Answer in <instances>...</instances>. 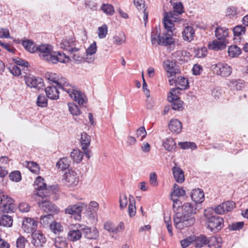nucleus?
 <instances>
[{
  "label": "nucleus",
  "instance_id": "dca6fc26",
  "mask_svg": "<svg viewBox=\"0 0 248 248\" xmlns=\"http://www.w3.org/2000/svg\"><path fill=\"white\" fill-rule=\"evenodd\" d=\"M174 81L175 82L176 88L172 89V92L177 91V92H179L180 91L185 90L189 86L187 79L184 77H178L175 80H174L172 78L169 80L170 84H172Z\"/></svg>",
  "mask_w": 248,
  "mask_h": 248
},
{
  "label": "nucleus",
  "instance_id": "4468645a",
  "mask_svg": "<svg viewBox=\"0 0 248 248\" xmlns=\"http://www.w3.org/2000/svg\"><path fill=\"white\" fill-rule=\"evenodd\" d=\"M63 180L65 181V185L69 187H74L77 186L79 182V178L76 172L73 170H68V172H65Z\"/></svg>",
  "mask_w": 248,
  "mask_h": 248
},
{
  "label": "nucleus",
  "instance_id": "6ab92c4d",
  "mask_svg": "<svg viewBox=\"0 0 248 248\" xmlns=\"http://www.w3.org/2000/svg\"><path fill=\"white\" fill-rule=\"evenodd\" d=\"M37 223V220L31 217H26L23 220L22 228L27 233L32 232L36 231Z\"/></svg>",
  "mask_w": 248,
  "mask_h": 248
},
{
  "label": "nucleus",
  "instance_id": "2f4dec72",
  "mask_svg": "<svg viewBox=\"0 0 248 248\" xmlns=\"http://www.w3.org/2000/svg\"><path fill=\"white\" fill-rule=\"evenodd\" d=\"M193 245L196 248H202L209 243V238L207 237L204 235L201 234L197 236H195Z\"/></svg>",
  "mask_w": 248,
  "mask_h": 248
},
{
  "label": "nucleus",
  "instance_id": "603ef678",
  "mask_svg": "<svg viewBox=\"0 0 248 248\" xmlns=\"http://www.w3.org/2000/svg\"><path fill=\"white\" fill-rule=\"evenodd\" d=\"M101 10L108 16L113 15L115 12L113 6L110 4H103L101 7Z\"/></svg>",
  "mask_w": 248,
  "mask_h": 248
},
{
  "label": "nucleus",
  "instance_id": "ddd939ff",
  "mask_svg": "<svg viewBox=\"0 0 248 248\" xmlns=\"http://www.w3.org/2000/svg\"><path fill=\"white\" fill-rule=\"evenodd\" d=\"M31 238V243L36 248H41L46 242V238L45 235L38 230L32 232Z\"/></svg>",
  "mask_w": 248,
  "mask_h": 248
},
{
  "label": "nucleus",
  "instance_id": "0eeeda50",
  "mask_svg": "<svg viewBox=\"0 0 248 248\" xmlns=\"http://www.w3.org/2000/svg\"><path fill=\"white\" fill-rule=\"evenodd\" d=\"M205 216L207 218V228L211 232H217L222 228L224 220L222 217L217 215H212L210 217H207L206 214H205Z\"/></svg>",
  "mask_w": 248,
  "mask_h": 248
},
{
  "label": "nucleus",
  "instance_id": "a211bd4d",
  "mask_svg": "<svg viewBox=\"0 0 248 248\" xmlns=\"http://www.w3.org/2000/svg\"><path fill=\"white\" fill-rule=\"evenodd\" d=\"M97 46L96 42L93 41L86 49L85 62L88 63H92L95 58L94 55L96 54Z\"/></svg>",
  "mask_w": 248,
  "mask_h": 248
},
{
  "label": "nucleus",
  "instance_id": "c756f323",
  "mask_svg": "<svg viewBox=\"0 0 248 248\" xmlns=\"http://www.w3.org/2000/svg\"><path fill=\"white\" fill-rule=\"evenodd\" d=\"M190 197L193 201L194 202L195 204L201 203L204 200L203 191L199 188L193 189L191 192Z\"/></svg>",
  "mask_w": 248,
  "mask_h": 248
},
{
  "label": "nucleus",
  "instance_id": "58836bf2",
  "mask_svg": "<svg viewBox=\"0 0 248 248\" xmlns=\"http://www.w3.org/2000/svg\"><path fill=\"white\" fill-rule=\"evenodd\" d=\"M129 204L128 207V212L130 217H132L136 214V208L134 197L131 195L129 196Z\"/></svg>",
  "mask_w": 248,
  "mask_h": 248
},
{
  "label": "nucleus",
  "instance_id": "f3484780",
  "mask_svg": "<svg viewBox=\"0 0 248 248\" xmlns=\"http://www.w3.org/2000/svg\"><path fill=\"white\" fill-rule=\"evenodd\" d=\"M91 137L86 132H83L81 134L80 144L82 150L83 151L85 156L90 158L92 155V153L90 150L88 149V147L90 145Z\"/></svg>",
  "mask_w": 248,
  "mask_h": 248
},
{
  "label": "nucleus",
  "instance_id": "6e6552de",
  "mask_svg": "<svg viewBox=\"0 0 248 248\" xmlns=\"http://www.w3.org/2000/svg\"><path fill=\"white\" fill-rule=\"evenodd\" d=\"M53 49L51 45L43 44L37 46V51L43 60L50 62L55 52Z\"/></svg>",
  "mask_w": 248,
  "mask_h": 248
},
{
  "label": "nucleus",
  "instance_id": "bb28decb",
  "mask_svg": "<svg viewBox=\"0 0 248 248\" xmlns=\"http://www.w3.org/2000/svg\"><path fill=\"white\" fill-rule=\"evenodd\" d=\"M182 37L187 42H190L195 37V30L192 26L186 25L185 26L182 31Z\"/></svg>",
  "mask_w": 248,
  "mask_h": 248
},
{
  "label": "nucleus",
  "instance_id": "1a4fd4ad",
  "mask_svg": "<svg viewBox=\"0 0 248 248\" xmlns=\"http://www.w3.org/2000/svg\"><path fill=\"white\" fill-rule=\"evenodd\" d=\"M12 61L15 64H10L7 66L10 73L16 77H18L21 74V69L18 65L24 67H27L29 66V63L27 62L18 57L13 58Z\"/></svg>",
  "mask_w": 248,
  "mask_h": 248
},
{
  "label": "nucleus",
  "instance_id": "09e8293b",
  "mask_svg": "<svg viewBox=\"0 0 248 248\" xmlns=\"http://www.w3.org/2000/svg\"><path fill=\"white\" fill-rule=\"evenodd\" d=\"M68 110L73 115H79L81 112L78 107L74 103H68L67 104Z\"/></svg>",
  "mask_w": 248,
  "mask_h": 248
},
{
  "label": "nucleus",
  "instance_id": "c03bdc74",
  "mask_svg": "<svg viewBox=\"0 0 248 248\" xmlns=\"http://www.w3.org/2000/svg\"><path fill=\"white\" fill-rule=\"evenodd\" d=\"M173 188V191L171 194V195H172V197H176V198H179L185 195L186 192L185 190L176 184H174Z\"/></svg>",
  "mask_w": 248,
  "mask_h": 248
},
{
  "label": "nucleus",
  "instance_id": "a19ab883",
  "mask_svg": "<svg viewBox=\"0 0 248 248\" xmlns=\"http://www.w3.org/2000/svg\"><path fill=\"white\" fill-rule=\"evenodd\" d=\"M12 217L9 215H3L0 217V226L11 227L13 225Z\"/></svg>",
  "mask_w": 248,
  "mask_h": 248
},
{
  "label": "nucleus",
  "instance_id": "774afa93",
  "mask_svg": "<svg viewBox=\"0 0 248 248\" xmlns=\"http://www.w3.org/2000/svg\"><path fill=\"white\" fill-rule=\"evenodd\" d=\"M203 71L202 66L198 64H195L193 65L192 72L194 75H200Z\"/></svg>",
  "mask_w": 248,
  "mask_h": 248
},
{
  "label": "nucleus",
  "instance_id": "864d4df0",
  "mask_svg": "<svg viewBox=\"0 0 248 248\" xmlns=\"http://www.w3.org/2000/svg\"><path fill=\"white\" fill-rule=\"evenodd\" d=\"M52 219L53 215L51 214L43 215L40 217V223L44 227H46L48 226L50 221Z\"/></svg>",
  "mask_w": 248,
  "mask_h": 248
},
{
  "label": "nucleus",
  "instance_id": "412c9836",
  "mask_svg": "<svg viewBox=\"0 0 248 248\" xmlns=\"http://www.w3.org/2000/svg\"><path fill=\"white\" fill-rule=\"evenodd\" d=\"M72 59L77 63L85 62V54L83 50L76 47L70 52Z\"/></svg>",
  "mask_w": 248,
  "mask_h": 248
},
{
  "label": "nucleus",
  "instance_id": "f704fd0d",
  "mask_svg": "<svg viewBox=\"0 0 248 248\" xmlns=\"http://www.w3.org/2000/svg\"><path fill=\"white\" fill-rule=\"evenodd\" d=\"M82 232L79 230H70L67 234L68 239L72 242H76L80 239Z\"/></svg>",
  "mask_w": 248,
  "mask_h": 248
},
{
  "label": "nucleus",
  "instance_id": "39448f33",
  "mask_svg": "<svg viewBox=\"0 0 248 248\" xmlns=\"http://www.w3.org/2000/svg\"><path fill=\"white\" fill-rule=\"evenodd\" d=\"M211 70L214 74L222 78L229 77L232 72V66L223 62L212 64L211 66Z\"/></svg>",
  "mask_w": 248,
  "mask_h": 248
},
{
  "label": "nucleus",
  "instance_id": "393cba45",
  "mask_svg": "<svg viewBox=\"0 0 248 248\" xmlns=\"http://www.w3.org/2000/svg\"><path fill=\"white\" fill-rule=\"evenodd\" d=\"M75 39L74 38H65L62 40L60 43V46L61 48L71 51L76 47Z\"/></svg>",
  "mask_w": 248,
  "mask_h": 248
},
{
  "label": "nucleus",
  "instance_id": "7c9ffc66",
  "mask_svg": "<svg viewBox=\"0 0 248 248\" xmlns=\"http://www.w3.org/2000/svg\"><path fill=\"white\" fill-rule=\"evenodd\" d=\"M168 126L171 132L176 134L180 133L182 128V123L178 119H172L170 120Z\"/></svg>",
  "mask_w": 248,
  "mask_h": 248
},
{
  "label": "nucleus",
  "instance_id": "8fccbe9b",
  "mask_svg": "<svg viewBox=\"0 0 248 248\" xmlns=\"http://www.w3.org/2000/svg\"><path fill=\"white\" fill-rule=\"evenodd\" d=\"M36 104L37 106L44 108L47 105V98L46 95L44 94H39L38 96Z\"/></svg>",
  "mask_w": 248,
  "mask_h": 248
},
{
  "label": "nucleus",
  "instance_id": "e433bc0d",
  "mask_svg": "<svg viewBox=\"0 0 248 248\" xmlns=\"http://www.w3.org/2000/svg\"><path fill=\"white\" fill-rule=\"evenodd\" d=\"M162 145L168 151H171L176 148V143L171 138H167L162 142Z\"/></svg>",
  "mask_w": 248,
  "mask_h": 248
},
{
  "label": "nucleus",
  "instance_id": "79ce46f5",
  "mask_svg": "<svg viewBox=\"0 0 248 248\" xmlns=\"http://www.w3.org/2000/svg\"><path fill=\"white\" fill-rule=\"evenodd\" d=\"M71 157L76 163H80L83 158V154L78 149H74L70 154Z\"/></svg>",
  "mask_w": 248,
  "mask_h": 248
},
{
  "label": "nucleus",
  "instance_id": "b1692460",
  "mask_svg": "<svg viewBox=\"0 0 248 248\" xmlns=\"http://www.w3.org/2000/svg\"><path fill=\"white\" fill-rule=\"evenodd\" d=\"M70 61V57L62 52L55 51L50 62L54 64L58 62L67 63Z\"/></svg>",
  "mask_w": 248,
  "mask_h": 248
},
{
  "label": "nucleus",
  "instance_id": "6e6d98bb",
  "mask_svg": "<svg viewBox=\"0 0 248 248\" xmlns=\"http://www.w3.org/2000/svg\"><path fill=\"white\" fill-rule=\"evenodd\" d=\"M178 145L180 148L183 150H186L188 149L194 150L197 148L196 144L194 142H180L178 143Z\"/></svg>",
  "mask_w": 248,
  "mask_h": 248
},
{
  "label": "nucleus",
  "instance_id": "aec40b11",
  "mask_svg": "<svg viewBox=\"0 0 248 248\" xmlns=\"http://www.w3.org/2000/svg\"><path fill=\"white\" fill-rule=\"evenodd\" d=\"M235 203L232 201H228L217 205L215 209L217 214H223L231 211L235 207Z\"/></svg>",
  "mask_w": 248,
  "mask_h": 248
},
{
  "label": "nucleus",
  "instance_id": "72a5a7b5",
  "mask_svg": "<svg viewBox=\"0 0 248 248\" xmlns=\"http://www.w3.org/2000/svg\"><path fill=\"white\" fill-rule=\"evenodd\" d=\"M173 177L178 183H182L185 180L184 173L183 170L179 167H174L172 169Z\"/></svg>",
  "mask_w": 248,
  "mask_h": 248
},
{
  "label": "nucleus",
  "instance_id": "a18cd8bd",
  "mask_svg": "<svg viewBox=\"0 0 248 248\" xmlns=\"http://www.w3.org/2000/svg\"><path fill=\"white\" fill-rule=\"evenodd\" d=\"M70 165L66 157H63L60 159L56 163V167L61 169L62 170H69Z\"/></svg>",
  "mask_w": 248,
  "mask_h": 248
},
{
  "label": "nucleus",
  "instance_id": "20e7f679",
  "mask_svg": "<svg viewBox=\"0 0 248 248\" xmlns=\"http://www.w3.org/2000/svg\"><path fill=\"white\" fill-rule=\"evenodd\" d=\"M34 186L35 189V194L38 198H43L48 196L50 194L53 192L52 186H50L49 188L47 187L46 184L44 183V179L41 176H38L34 181Z\"/></svg>",
  "mask_w": 248,
  "mask_h": 248
},
{
  "label": "nucleus",
  "instance_id": "5701e85b",
  "mask_svg": "<svg viewBox=\"0 0 248 248\" xmlns=\"http://www.w3.org/2000/svg\"><path fill=\"white\" fill-rule=\"evenodd\" d=\"M228 43V40H223L217 38L208 44V47L210 49L220 51L224 49Z\"/></svg>",
  "mask_w": 248,
  "mask_h": 248
},
{
  "label": "nucleus",
  "instance_id": "7ed1b4c3",
  "mask_svg": "<svg viewBox=\"0 0 248 248\" xmlns=\"http://www.w3.org/2000/svg\"><path fill=\"white\" fill-rule=\"evenodd\" d=\"M44 77L50 82L45 88L46 93H76L74 87L68 83L65 78L60 75L47 72L45 73Z\"/></svg>",
  "mask_w": 248,
  "mask_h": 248
},
{
  "label": "nucleus",
  "instance_id": "f03ea898",
  "mask_svg": "<svg viewBox=\"0 0 248 248\" xmlns=\"http://www.w3.org/2000/svg\"><path fill=\"white\" fill-rule=\"evenodd\" d=\"M181 210V212H176L173 217L174 225L179 230L193 225L195 222L194 215L197 212L196 205L188 202L184 203Z\"/></svg>",
  "mask_w": 248,
  "mask_h": 248
},
{
  "label": "nucleus",
  "instance_id": "4d7b16f0",
  "mask_svg": "<svg viewBox=\"0 0 248 248\" xmlns=\"http://www.w3.org/2000/svg\"><path fill=\"white\" fill-rule=\"evenodd\" d=\"M27 167L31 172L35 174H38L39 172L40 167L36 162L33 161L27 162Z\"/></svg>",
  "mask_w": 248,
  "mask_h": 248
},
{
  "label": "nucleus",
  "instance_id": "0e129e2a",
  "mask_svg": "<svg viewBox=\"0 0 248 248\" xmlns=\"http://www.w3.org/2000/svg\"><path fill=\"white\" fill-rule=\"evenodd\" d=\"M243 222H237L232 223L229 225L228 228L231 231H237L242 229L244 226Z\"/></svg>",
  "mask_w": 248,
  "mask_h": 248
},
{
  "label": "nucleus",
  "instance_id": "9d476101",
  "mask_svg": "<svg viewBox=\"0 0 248 248\" xmlns=\"http://www.w3.org/2000/svg\"><path fill=\"white\" fill-rule=\"evenodd\" d=\"M42 200L36 198L38 200L39 207L41 209L46 212H49L52 215L57 214L59 211L58 207L50 201L47 200V197L41 198Z\"/></svg>",
  "mask_w": 248,
  "mask_h": 248
},
{
  "label": "nucleus",
  "instance_id": "e2e57ef3",
  "mask_svg": "<svg viewBox=\"0 0 248 248\" xmlns=\"http://www.w3.org/2000/svg\"><path fill=\"white\" fill-rule=\"evenodd\" d=\"M28 240L23 236H20L16 240V244L17 248H25Z\"/></svg>",
  "mask_w": 248,
  "mask_h": 248
},
{
  "label": "nucleus",
  "instance_id": "338daca9",
  "mask_svg": "<svg viewBox=\"0 0 248 248\" xmlns=\"http://www.w3.org/2000/svg\"><path fill=\"white\" fill-rule=\"evenodd\" d=\"M147 132L144 126H140L136 130L137 137H141V140H142L145 138Z\"/></svg>",
  "mask_w": 248,
  "mask_h": 248
},
{
  "label": "nucleus",
  "instance_id": "9b49d317",
  "mask_svg": "<svg viewBox=\"0 0 248 248\" xmlns=\"http://www.w3.org/2000/svg\"><path fill=\"white\" fill-rule=\"evenodd\" d=\"M14 202L13 199L7 195L0 196V213H9L14 210Z\"/></svg>",
  "mask_w": 248,
  "mask_h": 248
},
{
  "label": "nucleus",
  "instance_id": "49530a36",
  "mask_svg": "<svg viewBox=\"0 0 248 248\" xmlns=\"http://www.w3.org/2000/svg\"><path fill=\"white\" fill-rule=\"evenodd\" d=\"M49 228L51 231L55 234H59L63 231V227L60 223L56 221H53L49 225Z\"/></svg>",
  "mask_w": 248,
  "mask_h": 248
},
{
  "label": "nucleus",
  "instance_id": "c85d7f7f",
  "mask_svg": "<svg viewBox=\"0 0 248 248\" xmlns=\"http://www.w3.org/2000/svg\"><path fill=\"white\" fill-rule=\"evenodd\" d=\"M216 37L220 40H228L227 38L229 36V29L221 26H218L215 30Z\"/></svg>",
  "mask_w": 248,
  "mask_h": 248
},
{
  "label": "nucleus",
  "instance_id": "f257e3e1",
  "mask_svg": "<svg viewBox=\"0 0 248 248\" xmlns=\"http://www.w3.org/2000/svg\"><path fill=\"white\" fill-rule=\"evenodd\" d=\"M178 20L177 16L171 12H165L163 22L164 27L167 30L161 35L160 28L155 27L152 30L151 41L154 45H161L165 46L175 45L177 41L172 37L173 31L175 30V23Z\"/></svg>",
  "mask_w": 248,
  "mask_h": 248
},
{
  "label": "nucleus",
  "instance_id": "5fc2aeb1",
  "mask_svg": "<svg viewBox=\"0 0 248 248\" xmlns=\"http://www.w3.org/2000/svg\"><path fill=\"white\" fill-rule=\"evenodd\" d=\"M173 9L174 13L172 12H171L177 16L178 18V20L177 22H178L179 21L178 16L184 12L183 5L181 2L174 3L173 5Z\"/></svg>",
  "mask_w": 248,
  "mask_h": 248
},
{
  "label": "nucleus",
  "instance_id": "37998d69",
  "mask_svg": "<svg viewBox=\"0 0 248 248\" xmlns=\"http://www.w3.org/2000/svg\"><path fill=\"white\" fill-rule=\"evenodd\" d=\"M221 238L215 236L209 237L208 244L209 248H220L221 246Z\"/></svg>",
  "mask_w": 248,
  "mask_h": 248
},
{
  "label": "nucleus",
  "instance_id": "423d86ee",
  "mask_svg": "<svg viewBox=\"0 0 248 248\" xmlns=\"http://www.w3.org/2000/svg\"><path fill=\"white\" fill-rule=\"evenodd\" d=\"M87 210V204L82 202H78L75 204L69 205L64 210L66 214L71 215L75 219H81V213Z\"/></svg>",
  "mask_w": 248,
  "mask_h": 248
},
{
  "label": "nucleus",
  "instance_id": "a878e982",
  "mask_svg": "<svg viewBox=\"0 0 248 248\" xmlns=\"http://www.w3.org/2000/svg\"><path fill=\"white\" fill-rule=\"evenodd\" d=\"M82 235L88 239H96L98 236V231L96 228L85 227L81 229Z\"/></svg>",
  "mask_w": 248,
  "mask_h": 248
},
{
  "label": "nucleus",
  "instance_id": "13d9d810",
  "mask_svg": "<svg viewBox=\"0 0 248 248\" xmlns=\"http://www.w3.org/2000/svg\"><path fill=\"white\" fill-rule=\"evenodd\" d=\"M9 177L10 179L14 182H18L21 180V173L18 170L12 171L9 174Z\"/></svg>",
  "mask_w": 248,
  "mask_h": 248
},
{
  "label": "nucleus",
  "instance_id": "473e14b6",
  "mask_svg": "<svg viewBox=\"0 0 248 248\" xmlns=\"http://www.w3.org/2000/svg\"><path fill=\"white\" fill-rule=\"evenodd\" d=\"M126 35L123 31L116 33L112 37L113 44L118 46L124 44L126 43Z\"/></svg>",
  "mask_w": 248,
  "mask_h": 248
},
{
  "label": "nucleus",
  "instance_id": "69168bd1",
  "mask_svg": "<svg viewBox=\"0 0 248 248\" xmlns=\"http://www.w3.org/2000/svg\"><path fill=\"white\" fill-rule=\"evenodd\" d=\"M120 208L123 209L126 207L128 203L127 196L125 194H121L119 197Z\"/></svg>",
  "mask_w": 248,
  "mask_h": 248
},
{
  "label": "nucleus",
  "instance_id": "4be33fe9",
  "mask_svg": "<svg viewBox=\"0 0 248 248\" xmlns=\"http://www.w3.org/2000/svg\"><path fill=\"white\" fill-rule=\"evenodd\" d=\"M168 100L171 103V108L175 110H182L183 102L181 101L177 94H170L168 96Z\"/></svg>",
  "mask_w": 248,
  "mask_h": 248
},
{
  "label": "nucleus",
  "instance_id": "2eb2a0df",
  "mask_svg": "<svg viewBox=\"0 0 248 248\" xmlns=\"http://www.w3.org/2000/svg\"><path fill=\"white\" fill-rule=\"evenodd\" d=\"M24 79L26 84L30 88H40L44 85V80L42 78L32 75L25 76Z\"/></svg>",
  "mask_w": 248,
  "mask_h": 248
},
{
  "label": "nucleus",
  "instance_id": "3c124183",
  "mask_svg": "<svg viewBox=\"0 0 248 248\" xmlns=\"http://www.w3.org/2000/svg\"><path fill=\"white\" fill-rule=\"evenodd\" d=\"M108 26L106 24H103L98 28L97 33L99 38L103 39L106 37L108 34Z\"/></svg>",
  "mask_w": 248,
  "mask_h": 248
},
{
  "label": "nucleus",
  "instance_id": "4c0bfd02",
  "mask_svg": "<svg viewBox=\"0 0 248 248\" xmlns=\"http://www.w3.org/2000/svg\"><path fill=\"white\" fill-rule=\"evenodd\" d=\"M22 44L24 48L31 53H34L37 51V46L34 43L30 40H26L22 41Z\"/></svg>",
  "mask_w": 248,
  "mask_h": 248
},
{
  "label": "nucleus",
  "instance_id": "f8f14e48",
  "mask_svg": "<svg viewBox=\"0 0 248 248\" xmlns=\"http://www.w3.org/2000/svg\"><path fill=\"white\" fill-rule=\"evenodd\" d=\"M163 67L167 73V77L170 79L180 73L176 62L168 60L165 61L163 63Z\"/></svg>",
  "mask_w": 248,
  "mask_h": 248
},
{
  "label": "nucleus",
  "instance_id": "bf43d9fd",
  "mask_svg": "<svg viewBox=\"0 0 248 248\" xmlns=\"http://www.w3.org/2000/svg\"><path fill=\"white\" fill-rule=\"evenodd\" d=\"M184 54V52L182 51H177L172 54V58L175 61H185L186 60Z\"/></svg>",
  "mask_w": 248,
  "mask_h": 248
},
{
  "label": "nucleus",
  "instance_id": "de8ad7c7",
  "mask_svg": "<svg viewBox=\"0 0 248 248\" xmlns=\"http://www.w3.org/2000/svg\"><path fill=\"white\" fill-rule=\"evenodd\" d=\"M54 245L56 248H66L68 243L65 238L58 237L55 239Z\"/></svg>",
  "mask_w": 248,
  "mask_h": 248
},
{
  "label": "nucleus",
  "instance_id": "c9c22d12",
  "mask_svg": "<svg viewBox=\"0 0 248 248\" xmlns=\"http://www.w3.org/2000/svg\"><path fill=\"white\" fill-rule=\"evenodd\" d=\"M241 53V49L236 45H231L228 48V56L232 58L238 57Z\"/></svg>",
  "mask_w": 248,
  "mask_h": 248
},
{
  "label": "nucleus",
  "instance_id": "ea45409f",
  "mask_svg": "<svg viewBox=\"0 0 248 248\" xmlns=\"http://www.w3.org/2000/svg\"><path fill=\"white\" fill-rule=\"evenodd\" d=\"M71 98H74V100L79 105H84L88 101L85 94H69Z\"/></svg>",
  "mask_w": 248,
  "mask_h": 248
},
{
  "label": "nucleus",
  "instance_id": "052dcab7",
  "mask_svg": "<svg viewBox=\"0 0 248 248\" xmlns=\"http://www.w3.org/2000/svg\"><path fill=\"white\" fill-rule=\"evenodd\" d=\"M233 32L235 36H240L245 33L246 29L243 26L238 25L233 28Z\"/></svg>",
  "mask_w": 248,
  "mask_h": 248
},
{
  "label": "nucleus",
  "instance_id": "cd10ccee",
  "mask_svg": "<svg viewBox=\"0 0 248 248\" xmlns=\"http://www.w3.org/2000/svg\"><path fill=\"white\" fill-rule=\"evenodd\" d=\"M232 92L242 91L246 87V85L244 80L241 79L232 80L229 84Z\"/></svg>",
  "mask_w": 248,
  "mask_h": 248
},
{
  "label": "nucleus",
  "instance_id": "680f3d73",
  "mask_svg": "<svg viewBox=\"0 0 248 248\" xmlns=\"http://www.w3.org/2000/svg\"><path fill=\"white\" fill-rule=\"evenodd\" d=\"M207 54V49L205 47H202L197 48L195 50V56L198 58H202L206 56Z\"/></svg>",
  "mask_w": 248,
  "mask_h": 248
}]
</instances>
